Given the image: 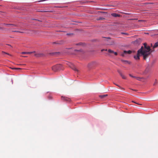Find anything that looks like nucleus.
Returning a JSON list of instances; mask_svg holds the SVG:
<instances>
[{"label":"nucleus","mask_w":158,"mask_h":158,"mask_svg":"<svg viewBox=\"0 0 158 158\" xmlns=\"http://www.w3.org/2000/svg\"><path fill=\"white\" fill-rule=\"evenodd\" d=\"M143 45V46H142L141 48L138 51L137 55L134 56V58L136 60H139V56L140 54L143 56V59L146 60L149 56L153 51L151 50L150 46H147L146 43H144Z\"/></svg>","instance_id":"nucleus-1"},{"label":"nucleus","mask_w":158,"mask_h":158,"mask_svg":"<svg viewBox=\"0 0 158 158\" xmlns=\"http://www.w3.org/2000/svg\"><path fill=\"white\" fill-rule=\"evenodd\" d=\"M98 63L96 61H93L89 63L88 65V67L89 68H94L97 65H98Z\"/></svg>","instance_id":"nucleus-2"},{"label":"nucleus","mask_w":158,"mask_h":158,"mask_svg":"<svg viewBox=\"0 0 158 158\" xmlns=\"http://www.w3.org/2000/svg\"><path fill=\"white\" fill-rule=\"evenodd\" d=\"M61 66V65L60 64H57L55 66H53L52 67V69L54 71H56L58 69H59V68Z\"/></svg>","instance_id":"nucleus-3"},{"label":"nucleus","mask_w":158,"mask_h":158,"mask_svg":"<svg viewBox=\"0 0 158 158\" xmlns=\"http://www.w3.org/2000/svg\"><path fill=\"white\" fill-rule=\"evenodd\" d=\"M7 27H9L10 26H11V27H18V25L17 24H4Z\"/></svg>","instance_id":"nucleus-4"},{"label":"nucleus","mask_w":158,"mask_h":158,"mask_svg":"<svg viewBox=\"0 0 158 158\" xmlns=\"http://www.w3.org/2000/svg\"><path fill=\"white\" fill-rule=\"evenodd\" d=\"M34 53V56L36 57H40L43 56V54L42 53Z\"/></svg>","instance_id":"nucleus-5"},{"label":"nucleus","mask_w":158,"mask_h":158,"mask_svg":"<svg viewBox=\"0 0 158 158\" xmlns=\"http://www.w3.org/2000/svg\"><path fill=\"white\" fill-rule=\"evenodd\" d=\"M118 72L123 79H125L126 78V77L122 74V72L120 70H118Z\"/></svg>","instance_id":"nucleus-6"},{"label":"nucleus","mask_w":158,"mask_h":158,"mask_svg":"<svg viewBox=\"0 0 158 158\" xmlns=\"http://www.w3.org/2000/svg\"><path fill=\"white\" fill-rule=\"evenodd\" d=\"M61 99L62 100H64L67 101H69L70 100V99L66 97L62 96Z\"/></svg>","instance_id":"nucleus-7"},{"label":"nucleus","mask_w":158,"mask_h":158,"mask_svg":"<svg viewBox=\"0 0 158 158\" xmlns=\"http://www.w3.org/2000/svg\"><path fill=\"white\" fill-rule=\"evenodd\" d=\"M131 53V51L129 50L128 51H124V54H130Z\"/></svg>","instance_id":"nucleus-8"},{"label":"nucleus","mask_w":158,"mask_h":158,"mask_svg":"<svg viewBox=\"0 0 158 158\" xmlns=\"http://www.w3.org/2000/svg\"><path fill=\"white\" fill-rule=\"evenodd\" d=\"M108 96L107 94H104L100 95L99 96V97L102 98H104L105 97L107 96Z\"/></svg>","instance_id":"nucleus-9"},{"label":"nucleus","mask_w":158,"mask_h":158,"mask_svg":"<svg viewBox=\"0 0 158 158\" xmlns=\"http://www.w3.org/2000/svg\"><path fill=\"white\" fill-rule=\"evenodd\" d=\"M111 15L114 17H118L119 16V15L116 13L112 14H111Z\"/></svg>","instance_id":"nucleus-10"},{"label":"nucleus","mask_w":158,"mask_h":158,"mask_svg":"<svg viewBox=\"0 0 158 158\" xmlns=\"http://www.w3.org/2000/svg\"><path fill=\"white\" fill-rule=\"evenodd\" d=\"M121 61L123 62V63H124L125 64H130V63L129 62L127 61V60H121Z\"/></svg>","instance_id":"nucleus-11"},{"label":"nucleus","mask_w":158,"mask_h":158,"mask_svg":"<svg viewBox=\"0 0 158 158\" xmlns=\"http://www.w3.org/2000/svg\"><path fill=\"white\" fill-rule=\"evenodd\" d=\"M158 46V42H156V43H155V44H154L153 47V48H156Z\"/></svg>","instance_id":"nucleus-12"},{"label":"nucleus","mask_w":158,"mask_h":158,"mask_svg":"<svg viewBox=\"0 0 158 158\" xmlns=\"http://www.w3.org/2000/svg\"><path fill=\"white\" fill-rule=\"evenodd\" d=\"M105 39L104 40V41H105V43L106 44L107 43H108V40H109V37H104Z\"/></svg>","instance_id":"nucleus-13"},{"label":"nucleus","mask_w":158,"mask_h":158,"mask_svg":"<svg viewBox=\"0 0 158 158\" xmlns=\"http://www.w3.org/2000/svg\"><path fill=\"white\" fill-rule=\"evenodd\" d=\"M112 52H113L114 53V55H117V52H114L111 50L109 49V53H111Z\"/></svg>","instance_id":"nucleus-14"},{"label":"nucleus","mask_w":158,"mask_h":158,"mask_svg":"<svg viewBox=\"0 0 158 158\" xmlns=\"http://www.w3.org/2000/svg\"><path fill=\"white\" fill-rule=\"evenodd\" d=\"M35 51H33L32 52H27V54H31L32 53H35Z\"/></svg>","instance_id":"nucleus-15"},{"label":"nucleus","mask_w":158,"mask_h":158,"mask_svg":"<svg viewBox=\"0 0 158 158\" xmlns=\"http://www.w3.org/2000/svg\"><path fill=\"white\" fill-rule=\"evenodd\" d=\"M12 69H16V70H20L21 69L20 68H12Z\"/></svg>","instance_id":"nucleus-16"},{"label":"nucleus","mask_w":158,"mask_h":158,"mask_svg":"<svg viewBox=\"0 0 158 158\" xmlns=\"http://www.w3.org/2000/svg\"><path fill=\"white\" fill-rule=\"evenodd\" d=\"M37 11L38 12H48V11H45V10H38Z\"/></svg>","instance_id":"nucleus-17"},{"label":"nucleus","mask_w":158,"mask_h":158,"mask_svg":"<svg viewBox=\"0 0 158 158\" xmlns=\"http://www.w3.org/2000/svg\"><path fill=\"white\" fill-rule=\"evenodd\" d=\"M2 53H5V54H7L8 55H10H10L9 54L7 53H6V52H4V51H2Z\"/></svg>","instance_id":"nucleus-18"},{"label":"nucleus","mask_w":158,"mask_h":158,"mask_svg":"<svg viewBox=\"0 0 158 158\" xmlns=\"http://www.w3.org/2000/svg\"><path fill=\"white\" fill-rule=\"evenodd\" d=\"M129 76H130L131 77H132L134 78H136V77H135V76H133L132 75H131V74H129Z\"/></svg>","instance_id":"nucleus-19"},{"label":"nucleus","mask_w":158,"mask_h":158,"mask_svg":"<svg viewBox=\"0 0 158 158\" xmlns=\"http://www.w3.org/2000/svg\"><path fill=\"white\" fill-rule=\"evenodd\" d=\"M136 78L137 80H139V81L140 80V77H136V78Z\"/></svg>","instance_id":"nucleus-20"},{"label":"nucleus","mask_w":158,"mask_h":158,"mask_svg":"<svg viewBox=\"0 0 158 158\" xmlns=\"http://www.w3.org/2000/svg\"><path fill=\"white\" fill-rule=\"evenodd\" d=\"M13 31L14 32L23 33V32H21V31Z\"/></svg>","instance_id":"nucleus-21"},{"label":"nucleus","mask_w":158,"mask_h":158,"mask_svg":"<svg viewBox=\"0 0 158 158\" xmlns=\"http://www.w3.org/2000/svg\"><path fill=\"white\" fill-rule=\"evenodd\" d=\"M107 51V49H105V50L104 49H102L101 50V51H102V52H103V51ZM108 52H109V50H108Z\"/></svg>","instance_id":"nucleus-22"},{"label":"nucleus","mask_w":158,"mask_h":158,"mask_svg":"<svg viewBox=\"0 0 158 158\" xmlns=\"http://www.w3.org/2000/svg\"><path fill=\"white\" fill-rule=\"evenodd\" d=\"M22 54H27V52H23L21 53Z\"/></svg>","instance_id":"nucleus-23"},{"label":"nucleus","mask_w":158,"mask_h":158,"mask_svg":"<svg viewBox=\"0 0 158 158\" xmlns=\"http://www.w3.org/2000/svg\"><path fill=\"white\" fill-rule=\"evenodd\" d=\"M75 51H78V52H82V50H75Z\"/></svg>","instance_id":"nucleus-24"},{"label":"nucleus","mask_w":158,"mask_h":158,"mask_svg":"<svg viewBox=\"0 0 158 158\" xmlns=\"http://www.w3.org/2000/svg\"><path fill=\"white\" fill-rule=\"evenodd\" d=\"M73 69L75 71H78V70L77 69H76V68H74Z\"/></svg>","instance_id":"nucleus-25"},{"label":"nucleus","mask_w":158,"mask_h":158,"mask_svg":"<svg viewBox=\"0 0 158 158\" xmlns=\"http://www.w3.org/2000/svg\"><path fill=\"white\" fill-rule=\"evenodd\" d=\"M157 81H156L155 82H154V85H155L156 83H157Z\"/></svg>","instance_id":"nucleus-26"},{"label":"nucleus","mask_w":158,"mask_h":158,"mask_svg":"<svg viewBox=\"0 0 158 158\" xmlns=\"http://www.w3.org/2000/svg\"><path fill=\"white\" fill-rule=\"evenodd\" d=\"M122 34H124L125 35H127L128 34L127 33H121Z\"/></svg>","instance_id":"nucleus-27"},{"label":"nucleus","mask_w":158,"mask_h":158,"mask_svg":"<svg viewBox=\"0 0 158 158\" xmlns=\"http://www.w3.org/2000/svg\"><path fill=\"white\" fill-rule=\"evenodd\" d=\"M133 102H134V103H136V104H137L139 105V104H138V103H136V102H134L133 101ZM140 105H141V104H140Z\"/></svg>","instance_id":"nucleus-28"},{"label":"nucleus","mask_w":158,"mask_h":158,"mask_svg":"<svg viewBox=\"0 0 158 158\" xmlns=\"http://www.w3.org/2000/svg\"><path fill=\"white\" fill-rule=\"evenodd\" d=\"M113 43H114L113 42H112V43H109V45H112Z\"/></svg>","instance_id":"nucleus-29"},{"label":"nucleus","mask_w":158,"mask_h":158,"mask_svg":"<svg viewBox=\"0 0 158 158\" xmlns=\"http://www.w3.org/2000/svg\"><path fill=\"white\" fill-rule=\"evenodd\" d=\"M131 90H133V91H136V90H135V89H131Z\"/></svg>","instance_id":"nucleus-30"},{"label":"nucleus","mask_w":158,"mask_h":158,"mask_svg":"<svg viewBox=\"0 0 158 158\" xmlns=\"http://www.w3.org/2000/svg\"><path fill=\"white\" fill-rule=\"evenodd\" d=\"M138 41V40H135V41H134V42L135 43L136 42H137Z\"/></svg>","instance_id":"nucleus-31"},{"label":"nucleus","mask_w":158,"mask_h":158,"mask_svg":"<svg viewBox=\"0 0 158 158\" xmlns=\"http://www.w3.org/2000/svg\"><path fill=\"white\" fill-rule=\"evenodd\" d=\"M70 64H69V65L70 66V67H72L70 66V65H72V64H71L70 63Z\"/></svg>","instance_id":"nucleus-32"},{"label":"nucleus","mask_w":158,"mask_h":158,"mask_svg":"<svg viewBox=\"0 0 158 158\" xmlns=\"http://www.w3.org/2000/svg\"><path fill=\"white\" fill-rule=\"evenodd\" d=\"M57 53L56 52V53H52V54H56V53Z\"/></svg>","instance_id":"nucleus-33"},{"label":"nucleus","mask_w":158,"mask_h":158,"mask_svg":"<svg viewBox=\"0 0 158 158\" xmlns=\"http://www.w3.org/2000/svg\"><path fill=\"white\" fill-rule=\"evenodd\" d=\"M139 21L140 22V21H143L142 20H139Z\"/></svg>","instance_id":"nucleus-34"},{"label":"nucleus","mask_w":158,"mask_h":158,"mask_svg":"<svg viewBox=\"0 0 158 158\" xmlns=\"http://www.w3.org/2000/svg\"><path fill=\"white\" fill-rule=\"evenodd\" d=\"M122 56H124V54H122Z\"/></svg>","instance_id":"nucleus-35"},{"label":"nucleus","mask_w":158,"mask_h":158,"mask_svg":"<svg viewBox=\"0 0 158 158\" xmlns=\"http://www.w3.org/2000/svg\"><path fill=\"white\" fill-rule=\"evenodd\" d=\"M23 57H27L26 56H23Z\"/></svg>","instance_id":"nucleus-36"},{"label":"nucleus","mask_w":158,"mask_h":158,"mask_svg":"<svg viewBox=\"0 0 158 158\" xmlns=\"http://www.w3.org/2000/svg\"><path fill=\"white\" fill-rule=\"evenodd\" d=\"M67 35H69V34H67Z\"/></svg>","instance_id":"nucleus-37"}]
</instances>
